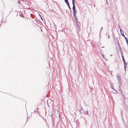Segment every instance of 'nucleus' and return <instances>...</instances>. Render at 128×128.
<instances>
[{
    "mask_svg": "<svg viewBox=\"0 0 128 128\" xmlns=\"http://www.w3.org/2000/svg\"><path fill=\"white\" fill-rule=\"evenodd\" d=\"M72 0L73 4V14L76 13L77 12V11L76 10V7L75 5V1L74 0Z\"/></svg>",
    "mask_w": 128,
    "mask_h": 128,
    "instance_id": "f257e3e1",
    "label": "nucleus"
},
{
    "mask_svg": "<svg viewBox=\"0 0 128 128\" xmlns=\"http://www.w3.org/2000/svg\"><path fill=\"white\" fill-rule=\"evenodd\" d=\"M76 26L78 32V34H79V32L80 30V23L78 22H76Z\"/></svg>",
    "mask_w": 128,
    "mask_h": 128,
    "instance_id": "f03ea898",
    "label": "nucleus"
},
{
    "mask_svg": "<svg viewBox=\"0 0 128 128\" xmlns=\"http://www.w3.org/2000/svg\"><path fill=\"white\" fill-rule=\"evenodd\" d=\"M120 32L122 36H123L124 38L126 37V36H125L124 35V32H123V31L122 30L121 28H120Z\"/></svg>",
    "mask_w": 128,
    "mask_h": 128,
    "instance_id": "7ed1b4c3",
    "label": "nucleus"
},
{
    "mask_svg": "<svg viewBox=\"0 0 128 128\" xmlns=\"http://www.w3.org/2000/svg\"><path fill=\"white\" fill-rule=\"evenodd\" d=\"M116 76H117V78H118V81L121 80V78H120V76L118 74H117Z\"/></svg>",
    "mask_w": 128,
    "mask_h": 128,
    "instance_id": "20e7f679",
    "label": "nucleus"
},
{
    "mask_svg": "<svg viewBox=\"0 0 128 128\" xmlns=\"http://www.w3.org/2000/svg\"><path fill=\"white\" fill-rule=\"evenodd\" d=\"M20 16V17H22V18H24V16L23 14H22V12L20 11L19 12Z\"/></svg>",
    "mask_w": 128,
    "mask_h": 128,
    "instance_id": "39448f33",
    "label": "nucleus"
},
{
    "mask_svg": "<svg viewBox=\"0 0 128 128\" xmlns=\"http://www.w3.org/2000/svg\"><path fill=\"white\" fill-rule=\"evenodd\" d=\"M79 112H80L81 113H83L84 112V111L82 110V107H81L80 109V110Z\"/></svg>",
    "mask_w": 128,
    "mask_h": 128,
    "instance_id": "423d86ee",
    "label": "nucleus"
},
{
    "mask_svg": "<svg viewBox=\"0 0 128 128\" xmlns=\"http://www.w3.org/2000/svg\"><path fill=\"white\" fill-rule=\"evenodd\" d=\"M124 38L127 43V46H128V39L126 38V37H124Z\"/></svg>",
    "mask_w": 128,
    "mask_h": 128,
    "instance_id": "0eeeda50",
    "label": "nucleus"
},
{
    "mask_svg": "<svg viewBox=\"0 0 128 128\" xmlns=\"http://www.w3.org/2000/svg\"><path fill=\"white\" fill-rule=\"evenodd\" d=\"M30 16L32 18H34L35 17L32 14H30Z\"/></svg>",
    "mask_w": 128,
    "mask_h": 128,
    "instance_id": "6e6552de",
    "label": "nucleus"
},
{
    "mask_svg": "<svg viewBox=\"0 0 128 128\" xmlns=\"http://www.w3.org/2000/svg\"><path fill=\"white\" fill-rule=\"evenodd\" d=\"M68 8H69L70 9V12H71V8H70V4H67Z\"/></svg>",
    "mask_w": 128,
    "mask_h": 128,
    "instance_id": "1a4fd4ad",
    "label": "nucleus"
},
{
    "mask_svg": "<svg viewBox=\"0 0 128 128\" xmlns=\"http://www.w3.org/2000/svg\"><path fill=\"white\" fill-rule=\"evenodd\" d=\"M74 20L76 21V23L78 22V18L77 17H75L74 18Z\"/></svg>",
    "mask_w": 128,
    "mask_h": 128,
    "instance_id": "9d476101",
    "label": "nucleus"
},
{
    "mask_svg": "<svg viewBox=\"0 0 128 128\" xmlns=\"http://www.w3.org/2000/svg\"><path fill=\"white\" fill-rule=\"evenodd\" d=\"M124 68L125 70H126V65H127V64L126 63V62H124Z\"/></svg>",
    "mask_w": 128,
    "mask_h": 128,
    "instance_id": "9b49d317",
    "label": "nucleus"
},
{
    "mask_svg": "<svg viewBox=\"0 0 128 128\" xmlns=\"http://www.w3.org/2000/svg\"><path fill=\"white\" fill-rule=\"evenodd\" d=\"M64 1L67 4H69L68 0H64Z\"/></svg>",
    "mask_w": 128,
    "mask_h": 128,
    "instance_id": "f8f14e48",
    "label": "nucleus"
},
{
    "mask_svg": "<svg viewBox=\"0 0 128 128\" xmlns=\"http://www.w3.org/2000/svg\"><path fill=\"white\" fill-rule=\"evenodd\" d=\"M121 80H120V81H118V83H119V85L120 84L121 85V86L122 85V84H121Z\"/></svg>",
    "mask_w": 128,
    "mask_h": 128,
    "instance_id": "ddd939ff",
    "label": "nucleus"
},
{
    "mask_svg": "<svg viewBox=\"0 0 128 128\" xmlns=\"http://www.w3.org/2000/svg\"><path fill=\"white\" fill-rule=\"evenodd\" d=\"M121 85L120 84L119 85V89L120 90H121V91L122 92V90H121Z\"/></svg>",
    "mask_w": 128,
    "mask_h": 128,
    "instance_id": "4468645a",
    "label": "nucleus"
},
{
    "mask_svg": "<svg viewBox=\"0 0 128 128\" xmlns=\"http://www.w3.org/2000/svg\"><path fill=\"white\" fill-rule=\"evenodd\" d=\"M119 48V49H120V52H122V50L121 48V47H120Z\"/></svg>",
    "mask_w": 128,
    "mask_h": 128,
    "instance_id": "2eb2a0df",
    "label": "nucleus"
},
{
    "mask_svg": "<svg viewBox=\"0 0 128 128\" xmlns=\"http://www.w3.org/2000/svg\"><path fill=\"white\" fill-rule=\"evenodd\" d=\"M76 13L73 14L74 18L76 17Z\"/></svg>",
    "mask_w": 128,
    "mask_h": 128,
    "instance_id": "dca6fc26",
    "label": "nucleus"
},
{
    "mask_svg": "<svg viewBox=\"0 0 128 128\" xmlns=\"http://www.w3.org/2000/svg\"><path fill=\"white\" fill-rule=\"evenodd\" d=\"M116 39H117V42H118V46H119V45H120V44H119V42L118 41V39H117V38Z\"/></svg>",
    "mask_w": 128,
    "mask_h": 128,
    "instance_id": "f3484780",
    "label": "nucleus"
},
{
    "mask_svg": "<svg viewBox=\"0 0 128 128\" xmlns=\"http://www.w3.org/2000/svg\"><path fill=\"white\" fill-rule=\"evenodd\" d=\"M123 61L124 62H126L124 58H122Z\"/></svg>",
    "mask_w": 128,
    "mask_h": 128,
    "instance_id": "a211bd4d",
    "label": "nucleus"
},
{
    "mask_svg": "<svg viewBox=\"0 0 128 128\" xmlns=\"http://www.w3.org/2000/svg\"><path fill=\"white\" fill-rule=\"evenodd\" d=\"M111 88L113 90H115V89H114V88H113V86H111Z\"/></svg>",
    "mask_w": 128,
    "mask_h": 128,
    "instance_id": "6ab92c4d",
    "label": "nucleus"
},
{
    "mask_svg": "<svg viewBox=\"0 0 128 128\" xmlns=\"http://www.w3.org/2000/svg\"><path fill=\"white\" fill-rule=\"evenodd\" d=\"M122 56H124L123 55V54L122 53V52H120Z\"/></svg>",
    "mask_w": 128,
    "mask_h": 128,
    "instance_id": "aec40b11",
    "label": "nucleus"
},
{
    "mask_svg": "<svg viewBox=\"0 0 128 128\" xmlns=\"http://www.w3.org/2000/svg\"><path fill=\"white\" fill-rule=\"evenodd\" d=\"M125 98H124V103H125Z\"/></svg>",
    "mask_w": 128,
    "mask_h": 128,
    "instance_id": "412c9836",
    "label": "nucleus"
},
{
    "mask_svg": "<svg viewBox=\"0 0 128 128\" xmlns=\"http://www.w3.org/2000/svg\"><path fill=\"white\" fill-rule=\"evenodd\" d=\"M86 113L88 114V110H87L86 111Z\"/></svg>",
    "mask_w": 128,
    "mask_h": 128,
    "instance_id": "4be33fe9",
    "label": "nucleus"
},
{
    "mask_svg": "<svg viewBox=\"0 0 128 128\" xmlns=\"http://www.w3.org/2000/svg\"><path fill=\"white\" fill-rule=\"evenodd\" d=\"M102 57L104 58V55L103 54H102Z\"/></svg>",
    "mask_w": 128,
    "mask_h": 128,
    "instance_id": "5701e85b",
    "label": "nucleus"
},
{
    "mask_svg": "<svg viewBox=\"0 0 128 128\" xmlns=\"http://www.w3.org/2000/svg\"><path fill=\"white\" fill-rule=\"evenodd\" d=\"M36 111V110H34L33 111V112L32 113H35Z\"/></svg>",
    "mask_w": 128,
    "mask_h": 128,
    "instance_id": "b1692460",
    "label": "nucleus"
},
{
    "mask_svg": "<svg viewBox=\"0 0 128 128\" xmlns=\"http://www.w3.org/2000/svg\"><path fill=\"white\" fill-rule=\"evenodd\" d=\"M40 17H41V19L42 20H43V19H42V17L41 16H40Z\"/></svg>",
    "mask_w": 128,
    "mask_h": 128,
    "instance_id": "393cba45",
    "label": "nucleus"
},
{
    "mask_svg": "<svg viewBox=\"0 0 128 128\" xmlns=\"http://www.w3.org/2000/svg\"><path fill=\"white\" fill-rule=\"evenodd\" d=\"M121 114L122 115V111H121Z\"/></svg>",
    "mask_w": 128,
    "mask_h": 128,
    "instance_id": "a878e982",
    "label": "nucleus"
},
{
    "mask_svg": "<svg viewBox=\"0 0 128 128\" xmlns=\"http://www.w3.org/2000/svg\"><path fill=\"white\" fill-rule=\"evenodd\" d=\"M110 38V36L109 35V34H108V38Z\"/></svg>",
    "mask_w": 128,
    "mask_h": 128,
    "instance_id": "bb28decb",
    "label": "nucleus"
},
{
    "mask_svg": "<svg viewBox=\"0 0 128 128\" xmlns=\"http://www.w3.org/2000/svg\"><path fill=\"white\" fill-rule=\"evenodd\" d=\"M122 56V58H124V56Z\"/></svg>",
    "mask_w": 128,
    "mask_h": 128,
    "instance_id": "cd10ccee",
    "label": "nucleus"
},
{
    "mask_svg": "<svg viewBox=\"0 0 128 128\" xmlns=\"http://www.w3.org/2000/svg\"><path fill=\"white\" fill-rule=\"evenodd\" d=\"M118 47H119V48H120V45H119V46H118Z\"/></svg>",
    "mask_w": 128,
    "mask_h": 128,
    "instance_id": "c85d7f7f",
    "label": "nucleus"
},
{
    "mask_svg": "<svg viewBox=\"0 0 128 128\" xmlns=\"http://www.w3.org/2000/svg\"><path fill=\"white\" fill-rule=\"evenodd\" d=\"M102 29V27L101 30Z\"/></svg>",
    "mask_w": 128,
    "mask_h": 128,
    "instance_id": "c756f323",
    "label": "nucleus"
},
{
    "mask_svg": "<svg viewBox=\"0 0 128 128\" xmlns=\"http://www.w3.org/2000/svg\"><path fill=\"white\" fill-rule=\"evenodd\" d=\"M38 108H37V109H36V110H37L38 109Z\"/></svg>",
    "mask_w": 128,
    "mask_h": 128,
    "instance_id": "7c9ffc66",
    "label": "nucleus"
},
{
    "mask_svg": "<svg viewBox=\"0 0 128 128\" xmlns=\"http://www.w3.org/2000/svg\"><path fill=\"white\" fill-rule=\"evenodd\" d=\"M104 46H103V47H102V48H104Z\"/></svg>",
    "mask_w": 128,
    "mask_h": 128,
    "instance_id": "2f4dec72",
    "label": "nucleus"
},
{
    "mask_svg": "<svg viewBox=\"0 0 128 128\" xmlns=\"http://www.w3.org/2000/svg\"><path fill=\"white\" fill-rule=\"evenodd\" d=\"M39 16H41V15H40V14H39Z\"/></svg>",
    "mask_w": 128,
    "mask_h": 128,
    "instance_id": "473e14b6",
    "label": "nucleus"
},
{
    "mask_svg": "<svg viewBox=\"0 0 128 128\" xmlns=\"http://www.w3.org/2000/svg\"><path fill=\"white\" fill-rule=\"evenodd\" d=\"M112 55L111 54V55H110V56H112Z\"/></svg>",
    "mask_w": 128,
    "mask_h": 128,
    "instance_id": "72a5a7b5",
    "label": "nucleus"
},
{
    "mask_svg": "<svg viewBox=\"0 0 128 128\" xmlns=\"http://www.w3.org/2000/svg\"><path fill=\"white\" fill-rule=\"evenodd\" d=\"M106 34L107 35H108L107 33H106Z\"/></svg>",
    "mask_w": 128,
    "mask_h": 128,
    "instance_id": "f704fd0d",
    "label": "nucleus"
},
{
    "mask_svg": "<svg viewBox=\"0 0 128 128\" xmlns=\"http://www.w3.org/2000/svg\"><path fill=\"white\" fill-rule=\"evenodd\" d=\"M94 6H95V5H94Z\"/></svg>",
    "mask_w": 128,
    "mask_h": 128,
    "instance_id": "c9c22d12",
    "label": "nucleus"
},
{
    "mask_svg": "<svg viewBox=\"0 0 128 128\" xmlns=\"http://www.w3.org/2000/svg\"><path fill=\"white\" fill-rule=\"evenodd\" d=\"M119 28H120V26H119Z\"/></svg>",
    "mask_w": 128,
    "mask_h": 128,
    "instance_id": "e433bc0d",
    "label": "nucleus"
}]
</instances>
